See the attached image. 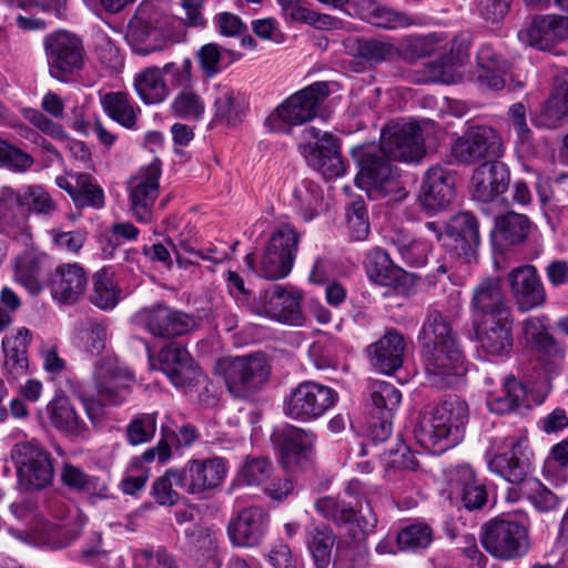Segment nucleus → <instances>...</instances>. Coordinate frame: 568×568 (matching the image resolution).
<instances>
[{
	"label": "nucleus",
	"instance_id": "nucleus-1",
	"mask_svg": "<svg viewBox=\"0 0 568 568\" xmlns=\"http://www.w3.org/2000/svg\"><path fill=\"white\" fill-rule=\"evenodd\" d=\"M468 418L467 403L449 396L433 409L429 417L419 418L414 429L415 439L433 454L443 453L463 440Z\"/></svg>",
	"mask_w": 568,
	"mask_h": 568
},
{
	"label": "nucleus",
	"instance_id": "nucleus-2",
	"mask_svg": "<svg viewBox=\"0 0 568 568\" xmlns=\"http://www.w3.org/2000/svg\"><path fill=\"white\" fill-rule=\"evenodd\" d=\"M133 382L132 373L115 358H103L95 364L93 384L97 398L81 395L85 413L93 425L102 417L103 405H119L130 393Z\"/></svg>",
	"mask_w": 568,
	"mask_h": 568
},
{
	"label": "nucleus",
	"instance_id": "nucleus-3",
	"mask_svg": "<svg viewBox=\"0 0 568 568\" xmlns=\"http://www.w3.org/2000/svg\"><path fill=\"white\" fill-rule=\"evenodd\" d=\"M351 155L358 166L355 182L372 199L384 197L398 189V170L379 144L356 145Z\"/></svg>",
	"mask_w": 568,
	"mask_h": 568
},
{
	"label": "nucleus",
	"instance_id": "nucleus-4",
	"mask_svg": "<svg viewBox=\"0 0 568 568\" xmlns=\"http://www.w3.org/2000/svg\"><path fill=\"white\" fill-rule=\"evenodd\" d=\"M184 32L175 18L155 16L148 19L133 18L126 30V40L132 51L138 55H150L168 50L180 42Z\"/></svg>",
	"mask_w": 568,
	"mask_h": 568
},
{
	"label": "nucleus",
	"instance_id": "nucleus-5",
	"mask_svg": "<svg viewBox=\"0 0 568 568\" xmlns=\"http://www.w3.org/2000/svg\"><path fill=\"white\" fill-rule=\"evenodd\" d=\"M329 95L327 82H315L288 97L267 118L266 125L272 132H290V126L313 120L321 104Z\"/></svg>",
	"mask_w": 568,
	"mask_h": 568
},
{
	"label": "nucleus",
	"instance_id": "nucleus-6",
	"mask_svg": "<svg viewBox=\"0 0 568 568\" xmlns=\"http://www.w3.org/2000/svg\"><path fill=\"white\" fill-rule=\"evenodd\" d=\"M220 367L227 390L237 398L255 395L271 373V366L262 353L225 358Z\"/></svg>",
	"mask_w": 568,
	"mask_h": 568
},
{
	"label": "nucleus",
	"instance_id": "nucleus-7",
	"mask_svg": "<svg viewBox=\"0 0 568 568\" xmlns=\"http://www.w3.org/2000/svg\"><path fill=\"white\" fill-rule=\"evenodd\" d=\"M480 542L495 558H520L529 549L528 529L519 523L495 518L483 525Z\"/></svg>",
	"mask_w": 568,
	"mask_h": 568
},
{
	"label": "nucleus",
	"instance_id": "nucleus-8",
	"mask_svg": "<svg viewBox=\"0 0 568 568\" xmlns=\"http://www.w3.org/2000/svg\"><path fill=\"white\" fill-rule=\"evenodd\" d=\"M11 458L18 469V481L27 490H40L53 479V462L47 449L34 440L16 444Z\"/></svg>",
	"mask_w": 568,
	"mask_h": 568
},
{
	"label": "nucleus",
	"instance_id": "nucleus-9",
	"mask_svg": "<svg viewBox=\"0 0 568 568\" xmlns=\"http://www.w3.org/2000/svg\"><path fill=\"white\" fill-rule=\"evenodd\" d=\"M303 139L305 142L300 144L298 150L311 168L325 179L337 178L345 172L339 140L335 135L310 126L303 130Z\"/></svg>",
	"mask_w": 568,
	"mask_h": 568
},
{
	"label": "nucleus",
	"instance_id": "nucleus-10",
	"mask_svg": "<svg viewBox=\"0 0 568 568\" xmlns=\"http://www.w3.org/2000/svg\"><path fill=\"white\" fill-rule=\"evenodd\" d=\"M450 155L464 165L499 159L504 155L503 139L489 125H473L453 142Z\"/></svg>",
	"mask_w": 568,
	"mask_h": 568
},
{
	"label": "nucleus",
	"instance_id": "nucleus-11",
	"mask_svg": "<svg viewBox=\"0 0 568 568\" xmlns=\"http://www.w3.org/2000/svg\"><path fill=\"white\" fill-rule=\"evenodd\" d=\"M43 45L49 72L53 78L64 81L82 69L85 51L77 34L60 30L48 34Z\"/></svg>",
	"mask_w": 568,
	"mask_h": 568
},
{
	"label": "nucleus",
	"instance_id": "nucleus-12",
	"mask_svg": "<svg viewBox=\"0 0 568 568\" xmlns=\"http://www.w3.org/2000/svg\"><path fill=\"white\" fill-rule=\"evenodd\" d=\"M427 382L436 388L454 386L467 372L458 343L422 348Z\"/></svg>",
	"mask_w": 568,
	"mask_h": 568
},
{
	"label": "nucleus",
	"instance_id": "nucleus-13",
	"mask_svg": "<svg viewBox=\"0 0 568 568\" xmlns=\"http://www.w3.org/2000/svg\"><path fill=\"white\" fill-rule=\"evenodd\" d=\"M301 298L302 295L296 288L275 284L261 292L258 300L248 303V310L253 314L284 324L302 325Z\"/></svg>",
	"mask_w": 568,
	"mask_h": 568
},
{
	"label": "nucleus",
	"instance_id": "nucleus-14",
	"mask_svg": "<svg viewBox=\"0 0 568 568\" xmlns=\"http://www.w3.org/2000/svg\"><path fill=\"white\" fill-rule=\"evenodd\" d=\"M379 145L394 161L418 162L426 153L420 126L403 119L383 128Z\"/></svg>",
	"mask_w": 568,
	"mask_h": 568
},
{
	"label": "nucleus",
	"instance_id": "nucleus-15",
	"mask_svg": "<svg viewBox=\"0 0 568 568\" xmlns=\"http://www.w3.org/2000/svg\"><path fill=\"white\" fill-rule=\"evenodd\" d=\"M335 400L336 393L331 387L307 381L291 392L284 403V412L296 420H313L323 416Z\"/></svg>",
	"mask_w": 568,
	"mask_h": 568
},
{
	"label": "nucleus",
	"instance_id": "nucleus-16",
	"mask_svg": "<svg viewBox=\"0 0 568 568\" xmlns=\"http://www.w3.org/2000/svg\"><path fill=\"white\" fill-rule=\"evenodd\" d=\"M297 245L295 230L287 224L280 226L271 236L256 273L266 280L286 277L292 271Z\"/></svg>",
	"mask_w": 568,
	"mask_h": 568
},
{
	"label": "nucleus",
	"instance_id": "nucleus-17",
	"mask_svg": "<svg viewBox=\"0 0 568 568\" xmlns=\"http://www.w3.org/2000/svg\"><path fill=\"white\" fill-rule=\"evenodd\" d=\"M174 485L190 495H197L219 487L226 475L222 458L191 459L181 469H169Z\"/></svg>",
	"mask_w": 568,
	"mask_h": 568
},
{
	"label": "nucleus",
	"instance_id": "nucleus-18",
	"mask_svg": "<svg viewBox=\"0 0 568 568\" xmlns=\"http://www.w3.org/2000/svg\"><path fill=\"white\" fill-rule=\"evenodd\" d=\"M161 161L154 159L140 168L128 181L132 213L139 222L149 223L153 217V205L159 196Z\"/></svg>",
	"mask_w": 568,
	"mask_h": 568
},
{
	"label": "nucleus",
	"instance_id": "nucleus-19",
	"mask_svg": "<svg viewBox=\"0 0 568 568\" xmlns=\"http://www.w3.org/2000/svg\"><path fill=\"white\" fill-rule=\"evenodd\" d=\"M445 478L450 497L459 500L466 509L477 510L486 505V486L470 465L460 464L448 468Z\"/></svg>",
	"mask_w": 568,
	"mask_h": 568
},
{
	"label": "nucleus",
	"instance_id": "nucleus-20",
	"mask_svg": "<svg viewBox=\"0 0 568 568\" xmlns=\"http://www.w3.org/2000/svg\"><path fill=\"white\" fill-rule=\"evenodd\" d=\"M508 283L514 302L520 312L542 307L547 293L536 266L520 265L508 273Z\"/></svg>",
	"mask_w": 568,
	"mask_h": 568
},
{
	"label": "nucleus",
	"instance_id": "nucleus-21",
	"mask_svg": "<svg viewBox=\"0 0 568 568\" xmlns=\"http://www.w3.org/2000/svg\"><path fill=\"white\" fill-rule=\"evenodd\" d=\"M469 306L471 322L511 314L503 282L497 276H486L474 286Z\"/></svg>",
	"mask_w": 568,
	"mask_h": 568
},
{
	"label": "nucleus",
	"instance_id": "nucleus-22",
	"mask_svg": "<svg viewBox=\"0 0 568 568\" xmlns=\"http://www.w3.org/2000/svg\"><path fill=\"white\" fill-rule=\"evenodd\" d=\"M29 213L20 203L18 191L4 186L0 190V234L30 247L33 243L28 223Z\"/></svg>",
	"mask_w": 568,
	"mask_h": 568
},
{
	"label": "nucleus",
	"instance_id": "nucleus-23",
	"mask_svg": "<svg viewBox=\"0 0 568 568\" xmlns=\"http://www.w3.org/2000/svg\"><path fill=\"white\" fill-rule=\"evenodd\" d=\"M509 450L496 454L488 463L491 471L511 484L526 483L531 470L532 454L528 448L527 438L511 439Z\"/></svg>",
	"mask_w": 568,
	"mask_h": 568
},
{
	"label": "nucleus",
	"instance_id": "nucleus-24",
	"mask_svg": "<svg viewBox=\"0 0 568 568\" xmlns=\"http://www.w3.org/2000/svg\"><path fill=\"white\" fill-rule=\"evenodd\" d=\"M268 525V515L261 507H246L240 510L227 525L231 542L239 547L260 545Z\"/></svg>",
	"mask_w": 568,
	"mask_h": 568
},
{
	"label": "nucleus",
	"instance_id": "nucleus-25",
	"mask_svg": "<svg viewBox=\"0 0 568 568\" xmlns=\"http://www.w3.org/2000/svg\"><path fill=\"white\" fill-rule=\"evenodd\" d=\"M532 122L545 129H557L568 122L567 70H560L554 77L550 94L535 113Z\"/></svg>",
	"mask_w": 568,
	"mask_h": 568
},
{
	"label": "nucleus",
	"instance_id": "nucleus-26",
	"mask_svg": "<svg viewBox=\"0 0 568 568\" xmlns=\"http://www.w3.org/2000/svg\"><path fill=\"white\" fill-rule=\"evenodd\" d=\"M511 314L471 322V328L480 348L489 355L508 354L513 348Z\"/></svg>",
	"mask_w": 568,
	"mask_h": 568
},
{
	"label": "nucleus",
	"instance_id": "nucleus-27",
	"mask_svg": "<svg viewBox=\"0 0 568 568\" xmlns=\"http://www.w3.org/2000/svg\"><path fill=\"white\" fill-rule=\"evenodd\" d=\"M455 194V174L453 171L436 164L424 175L420 191V204L430 211L442 210L449 205Z\"/></svg>",
	"mask_w": 568,
	"mask_h": 568
},
{
	"label": "nucleus",
	"instance_id": "nucleus-28",
	"mask_svg": "<svg viewBox=\"0 0 568 568\" xmlns=\"http://www.w3.org/2000/svg\"><path fill=\"white\" fill-rule=\"evenodd\" d=\"M510 173L506 164L486 161L475 169L471 175V194L481 203L494 202L508 187Z\"/></svg>",
	"mask_w": 568,
	"mask_h": 568
},
{
	"label": "nucleus",
	"instance_id": "nucleus-29",
	"mask_svg": "<svg viewBox=\"0 0 568 568\" xmlns=\"http://www.w3.org/2000/svg\"><path fill=\"white\" fill-rule=\"evenodd\" d=\"M139 317L153 336L161 338L181 336L193 326L187 314L163 305L145 308L140 312Z\"/></svg>",
	"mask_w": 568,
	"mask_h": 568
},
{
	"label": "nucleus",
	"instance_id": "nucleus-30",
	"mask_svg": "<svg viewBox=\"0 0 568 568\" xmlns=\"http://www.w3.org/2000/svg\"><path fill=\"white\" fill-rule=\"evenodd\" d=\"M316 436L313 432L298 427H287L281 434V463L287 471L305 468L311 462Z\"/></svg>",
	"mask_w": 568,
	"mask_h": 568
},
{
	"label": "nucleus",
	"instance_id": "nucleus-31",
	"mask_svg": "<svg viewBox=\"0 0 568 568\" xmlns=\"http://www.w3.org/2000/svg\"><path fill=\"white\" fill-rule=\"evenodd\" d=\"M87 285V272L78 263L59 265L50 278L52 297L67 305L77 303L83 296Z\"/></svg>",
	"mask_w": 568,
	"mask_h": 568
},
{
	"label": "nucleus",
	"instance_id": "nucleus-32",
	"mask_svg": "<svg viewBox=\"0 0 568 568\" xmlns=\"http://www.w3.org/2000/svg\"><path fill=\"white\" fill-rule=\"evenodd\" d=\"M405 351L404 335L393 328L367 347L371 364L384 374H393L402 367Z\"/></svg>",
	"mask_w": 568,
	"mask_h": 568
},
{
	"label": "nucleus",
	"instance_id": "nucleus-33",
	"mask_svg": "<svg viewBox=\"0 0 568 568\" xmlns=\"http://www.w3.org/2000/svg\"><path fill=\"white\" fill-rule=\"evenodd\" d=\"M523 42L539 50L550 49L568 38V17L544 16L519 32Z\"/></svg>",
	"mask_w": 568,
	"mask_h": 568
},
{
	"label": "nucleus",
	"instance_id": "nucleus-34",
	"mask_svg": "<svg viewBox=\"0 0 568 568\" xmlns=\"http://www.w3.org/2000/svg\"><path fill=\"white\" fill-rule=\"evenodd\" d=\"M344 48L358 64L374 65L384 61L394 60L397 57L398 50L396 47L387 41L377 39L364 38H348L344 40Z\"/></svg>",
	"mask_w": 568,
	"mask_h": 568
},
{
	"label": "nucleus",
	"instance_id": "nucleus-35",
	"mask_svg": "<svg viewBox=\"0 0 568 568\" xmlns=\"http://www.w3.org/2000/svg\"><path fill=\"white\" fill-rule=\"evenodd\" d=\"M190 545L192 557L200 568H221L222 559L213 535L197 525H191L184 530Z\"/></svg>",
	"mask_w": 568,
	"mask_h": 568
},
{
	"label": "nucleus",
	"instance_id": "nucleus-36",
	"mask_svg": "<svg viewBox=\"0 0 568 568\" xmlns=\"http://www.w3.org/2000/svg\"><path fill=\"white\" fill-rule=\"evenodd\" d=\"M530 229L528 216L510 211L495 217L491 239L503 246L521 244L528 237Z\"/></svg>",
	"mask_w": 568,
	"mask_h": 568
},
{
	"label": "nucleus",
	"instance_id": "nucleus-37",
	"mask_svg": "<svg viewBox=\"0 0 568 568\" xmlns=\"http://www.w3.org/2000/svg\"><path fill=\"white\" fill-rule=\"evenodd\" d=\"M159 362L161 371L174 386L182 387L190 381L191 357L183 346L172 343L162 347Z\"/></svg>",
	"mask_w": 568,
	"mask_h": 568
},
{
	"label": "nucleus",
	"instance_id": "nucleus-38",
	"mask_svg": "<svg viewBox=\"0 0 568 568\" xmlns=\"http://www.w3.org/2000/svg\"><path fill=\"white\" fill-rule=\"evenodd\" d=\"M508 68V62L501 59L489 45H483L479 49L476 79L481 85L493 90H501L505 87V74Z\"/></svg>",
	"mask_w": 568,
	"mask_h": 568
},
{
	"label": "nucleus",
	"instance_id": "nucleus-39",
	"mask_svg": "<svg viewBox=\"0 0 568 568\" xmlns=\"http://www.w3.org/2000/svg\"><path fill=\"white\" fill-rule=\"evenodd\" d=\"M417 339L422 348H429L457 342V336L448 318L439 311L433 310L427 314Z\"/></svg>",
	"mask_w": 568,
	"mask_h": 568
},
{
	"label": "nucleus",
	"instance_id": "nucleus-40",
	"mask_svg": "<svg viewBox=\"0 0 568 568\" xmlns=\"http://www.w3.org/2000/svg\"><path fill=\"white\" fill-rule=\"evenodd\" d=\"M48 413L55 428L75 436L88 434L87 424L80 418L69 398L55 397L49 403Z\"/></svg>",
	"mask_w": 568,
	"mask_h": 568
},
{
	"label": "nucleus",
	"instance_id": "nucleus-41",
	"mask_svg": "<svg viewBox=\"0 0 568 568\" xmlns=\"http://www.w3.org/2000/svg\"><path fill=\"white\" fill-rule=\"evenodd\" d=\"M61 481L72 490L83 491L90 495V498H108V486L99 477L89 476L79 467L72 464H63L61 468Z\"/></svg>",
	"mask_w": 568,
	"mask_h": 568
},
{
	"label": "nucleus",
	"instance_id": "nucleus-42",
	"mask_svg": "<svg viewBox=\"0 0 568 568\" xmlns=\"http://www.w3.org/2000/svg\"><path fill=\"white\" fill-rule=\"evenodd\" d=\"M307 548L317 568H327L332 559L335 535L325 525H311L305 536Z\"/></svg>",
	"mask_w": 568,
	"mask_h": 568
},
{
	"label": "nucleus",
	"instance_id": "nucleus-43",
	"mask_svg": "<svg viewBox=\"0 0 568 568\" xmlns=\"http://www.w3.org/2000/svg\"><path fill=\"white\" fill-rule=\"evenodd\" d=\"M364 265L368 278L378 285H393L402 275V268L395 266L388 253L379 247L368 252Z\"/></svg>",
	"mask_w": 568,
	"mask_h": 568
},
{
	"label": "nucleus",
	"instance_id": "nucleus-44",
	"mask_svg": "<svg viewBox=\"0 0 568 568\" xmlns=\"http://www.w3.org/2000/svg\"><path fill=\"white\" fill-rule=\"evenodd\" d=\"M368 390L371 415L393 417L402 400L400 392L383 381L371 382Z\"/></svg>",
	"mask_w": 568,
	"mask_h": 568
},
{
	"label": "nucleus",
	"instance_id": "nucleus-45",
	"mask_svg": "<svg viewBox=\"0 0 568 568\" xmlns=\"http://www.w3.org/2000/svg\"><path fill=\"white\" fill-rule=\"evenodd\" d=\"M159 67H149L135 75L134 87L146 104L160 103L169 95V88Z\"/></svg>",
	"mask_w": 568,
	"mask_h": 568
},
{
	"label": "nucleus",
	"instance_id": "nucleus-46",
	"mask_svg": "<svg viewBox=\"0 0 568 568\" xmlns=\"http://www.w3.org/2000/svg\"><path fill=\"white\" fill-rule=\"evenodd\" d=\"M215 118L229 125H237L244 116V106L235 91L222 84L214 85Z\"/></svg>",
	"mask_w": 568,
	"mask_h": 568
},
{
	"label": "nucleus",
	"instance_id": "nucleus-47",
	"mask_svg": "<svg viewBox=\"0 0 568 568\" xmlns=\"http://www.w3.org/2000/svg\"><path fill=\"white\" fill-rule=\"evenodd\" d=\"M92 283L90 302L102 311L114 308L121 298V290L115 285L112 273L102 268L93 275Z\"/></svg>",
	"mask_w": 568,
	"mask_h": 568
},
{
	"label": "nucleus",
	"instance_id": "nucleus-48",
	"mask_svg": "<svg viewBox=\"0 0 568 568\" xmlns=\"http://www.w3.org/2000/svg\"><path fill=\"white\" fill-rule=\"evenodd\" d=\"M535 358L544 373L549 376H558L564 367L567 348L554 336L532 348Z\"/></svg>",
	"mask_w": 568,
	"mask_h": 568
},
{
	"label": "nucleus",
	"instance_id": "nucleus-49",
	"mask_svg": "<svg viewBox=\"0 0 568 568\" xmlns=\"http://www.w3.org/2000/svg\"><path fill=\"white\" fill-rule=\"evenodd\" d=\"M322 201L321 187L311 180H302L293 190V205L305 221L312 220L318 213Z\"/></svg>",
	"mask_w": 568,
	"mask_h": 568
},
{
	"label": "nucleus",
	"instance_id": "nucleus-50",
	"mask_svg": "<svg viewBox=\"0 0 568 568\" xmlns=\"http://www.w3.org/2000/svg\"><path fill=\"white\" fill-rule=\"evenodd\" d=\"M171 112L174 116L183 120L199 121L205 112L204 99L193 87L184 88L173 99Z\"/></svg>",
	"mask_w": 568,
	"mask_h": 568
},
{
	"label": "nucleus",
	"instance_id": "nucleus-51",
	"mask_svg": "<svg viewBox=\"0 0 568 568\" xmlns=\"http://www.w3.org/2000/svg\"><path fill=\"white\" fill-rule=\"evenodd\" d=\"M75 180V192L72 201L78 209L94 207L101 209L104 205L103 190L93 182L88 173L71 174Z\"/></svg>",
	"mask_w": 568,
	"mask_h": 568
},
{
	"label": "nucleus",
	"instance_id": "nucleus-52",
	"mask_svg": "<svg viewBox=\"0 0 568 568\" xmlns=\"http://www.w3.org/2000/svg\"><path fill=\"white\" fill-rule=\"evenodd\" d=\"M105 113L124 128L132 129L136 123V113L128 95L122 92H109L101 99Z\"/></svg>",
	"mask_w": 568,
	"mask_h": 568
},
{
	"label": "nucleus",
	"instance_id": "nucleus-53",
	"mask_svg": "<svg viewBox=\"0 0 568 568\" xmlns=\"http://www.w3.org/2000/svg\"><path fill=\"white\" fill-rule=\"evenodd\" d=\"M20 203L26 206L29 213L51 216L57 211V203L40 185H28L18 191Z\"/></svg>",
	"mask_w": 568,
	"mask_h": 568
},
{
	"label": "nucleus",
	"instance_id": "nucleus-54",
	"mask_svg": "<svg viewBox=\"0 0 568 568\" xmlns=\"http://www.w3.org/2000/svg\"><path fill=\"white\" fill-rule=\"evenodd\" d=\"M41 256L27 252L16 260V280L23 285L31 294L41 291L39 281Z\"/></svg>",
	"mask_w": 568,
	"mask_h": 568
},
{
	"label": "nucleus",
	"instance_id": "nucleus-55",
	"mask_svg": "<svg viewBox=\"0 0 568 568\" xmlns=\"http://www.w3.org/2000/svg\"><path fill=\"white\" fill-rule=\"evenodd\" d=\"M526 397V389L515 377L505 379V395L488 399L490 412L503 415L518 408Z\"/></svg>",
	"mask_w": 568,
	"mask_h": 568
},
{
	"label": "nucleus",
	"instance_id": "nucleus-56",
	"mask_svg": "<svg viewBox=\"0 0 568 568\" xmlns=\"http://www.w3.org/2000/svg\"><path fill=\"white\" fill-rule=\"evenodd\" d=\"M315 508L324 518L336 525L349 524L355 517L354 507L341 496L322 497L316 500Z\"/></svg>",
	"mask_w": 568,
	"mask_h": 568
},
{
	"label": "nucleus",
	"instance_id": "nucleus-57",
	"mask_svg": "<svg viewBox=\"0 0 568 568\" xmlns=\"http://www.w3.org/2000/svg\"><path fill=\"white\" fill-rule=\"evenodd\" d=\"M437 44V37L434 34L427 36H408L405 37L399 45L397 57L403 58L408 62H415L422 58L430 55Z\"/></svg>",
	"mask_w": 568,
	"mask_h": 568
},
{
	"label": "nucleus",
	"instance_id": "nucleus-58",
	"mask_svg": "<svg viewBox=\"0 0 568 568\" xmlns=\"http://www.w3.org/2000/svg\"><path fill=\"white\" fill-rule=\"evenodd\" d=\"M432 529L426 524H413L397 534L399 549L414 551L427 548L432 542Z\"/></svg>",
	"mask_w": 568,
	"mask_h": 568
},
{
	"label": "nucleus",
	"instance_id": "nucleus-59",
	"mask_svg": "<svg viewBox=\"0 0 568 568\" xmlns=\"http://www.w3.org/2000/svg\"><path fill=\"white\" fill-rule=\"evenodd\" d=\"M524 495L539 511H550L557 508L559 498L537 479H529L523 488Z\"/></svg>",
	"mask_w": 568,
	"mask_h": 568
},
{
	"label": "nucleus",
	"instance_id": "nucleus-60",
	"mask_svg": "<svg viewBox=\"0 0 568 568\" xmlns=\"http://www.w3.org/2000/svg\"><path fill=\"white\" fill-rule=\"evenodd\" d=\"M156 432V414H142L130 422L126 427L128 442L142 445L150 442Z\"/></svg>",
	"mask_w": 568,
	"mask_h": 568
},
{
	"label": "nucleus",
	"instance_id": "nucleus-61",
	"mask_svg": "<svg viewBox=\"0 0 568 568\" xmlns=\"http://www.w3.org/2000/svg\"><path fill=\"white\" fill-rule=\"evenodd\" d=\"M32 164L33 159L30 154L0 138V168H8L14 172H24Z\"/></svg>",
	"mask_w": 568,
	"mask_h": 568
},
{
	"label": "nucleus",
	"instance_id": "nucleus-62",
	"mask_svg": "<svg viewBox=\"0 0 568 568\" xmlns=\"http://www.w3.org/2000/svg\"><path fill=\"white\" fill-rule=\"evenodd\" d=\"M347 225L351 236L356 241H363L369 233L368 212L363 200H356L347 207Z\"/></svg>",
	"mask_w": 568,
	"mask_h": 568
},
{
	"label": "nucleus",
	"instance_id": "nucleus-63",
	"mask_svg": "<svg viewBox=\"0 0 568 568\" xmlns=\"http://www.w3.org/2000/svg\"><path fill=\"white\" fill-rule=\"evenodd\" d=\"M437 241H439L443 247L453 257L464 258L469 262L470 257L475 255V252L479 243L475 241H468L465 236H455L454 233L448 231L437 234Z\"/></svg>",
	"mask_w": 568,
	"mask_h": 568
},
{
	"label": "nucleus",
	"instance_id": "nucleus-64",
	"mask_svg": "<svg viewBox=\"0 0 568 568\" xmlns=\"http://www.w3.org/2000/svg\"><path fill=\"white\" fill-rule=\"evenodd\" d=\"M274 471L272 462L265 457H248L241 469V478L246 485H260L271 478Z\"/></svg>",
	"mask_w": 568,
	"mask_h": 568
}]
</instances>
